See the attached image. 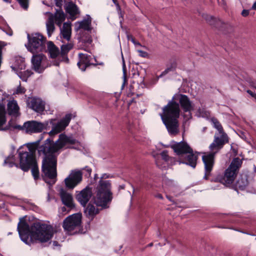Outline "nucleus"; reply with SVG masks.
<instances>
[{
    "mask_svg": "<svg viewBox=\"0 0 256 256\" xmlns=\"http://www.w3.org/2000/svg\"><path fill=\"white\" fill-rule=\"evenodd\" d=\"M59 195L63 204L70 210L75 207L72 194L67 192L64 188H62L60 189Z\"/></svg>",
    "mask_w": 256,
    "mask_h": 256,
    "instance_id": "nucleus-19",
    "label": "nucleus"
},
{
    "mask_svg": "<svg viewBox=\"0 0 256 256\" xmlns=\"http://www.w3.org/2000/svg\"><path fill=\"white\" fill-rule=\"evenodd\" d=\"M202 18L209 24L217 28H218L220 24H228L224 22L221 20L208 14H203Z\"/></svg>",
    "mask_w": 256,
    "mask_h": 256,
    "instance_id": "nucleus-26",
    "label": "nucleus"
},
{
    "mask_svg": "<svg viewBox=\"0 0 256 256\" xmlns=\"http://www.w3.org/2000/svg\"><path fill=\"white\" fill-rule=\"evenodd\" d=\"M6 112L12 116L18 117L20 116V107L16 100L13 99L8 101Z\"/></svg>",
    "mask_w": 256,
    "mask_h": 256,
    "instance_id": "nucleus-21",
    "label": "nucleus"
},
{
    "mask_svg": "<svg viewBox=\"0 0 256 256\" xmlns=\"http://www.w3.org/2000/svg\"><path fill=\"white\" fill-rule=\"evenodd\" d=\"M79 61L77 65L78 68L82 70L85 71L86 68L91 65L96 66L97 64H94L90 62L92 57L88 54L80 53L78 54Z\"/></svg>",
    "mask_w": 256,
    "mask_h": 256,
    "instance_id": "nucleus-20",
    "label": "nucleus"
},
{
    "mask_svg": "<svg viewBox=\"0 0 256 256\" xmlns=\"http://www.w3.org/2000/svg\"><path fill=\"white\" fill-rule=\"evenodd\" d=\"M84 212L87 218L92 220L99 213V210L91 204H88L84 210Z\"/></svg>",
    "mask_w": 256,
    "mask_h": 256,
    "instance_id": "nucleus-27",
    "label": "nucleus"
},
{
    "mask_svg": "<svg viewBox=\"0 0 256 256\" xmlns=\"http://www.w3.org/2000/svg\"><path fill=\"white\" fill-rule=\"evenodd\" d=\"M160 114L163 123L170 134L176 135L178 132V118L180 116V108L178 103L172 99L162 108Z\"/></svg>",
    "mask_w": 256,
    "mask_h": 256,
    "instance_id": "nucleus-5",
    "label": "nucleus"
},
{
    "mask_svg": "<svg viewBox=\"0 0 256 256\" xmlns=\"http://www.w3.org/2000/svg\"><path fill=\"white\" fill-rule=\"evenodd\" d=\"M48 125V122L42 123L36 120H31L25 122L22 127H23V130H25L26 133L31 134L42 132Z\"/></svg>",
    "mask_w": 256,
    "mask_h": 256,
    "instance_id": "nucleus-11",
    "label": "nucleus"
},
{
    "mask_svg": "<svg viewBox=\"0 0 256 256\" xmlns=\"http://www.w3.org/2000/svg\"><path fill=\"white\" fill-rule=\"evenodd\" d=\"M26 90L24 88L22 87L20 84V85L17 87L16 91H14L13 93V94H24L25 93Z\"/></svg>",
    "mask_w": 256,
    "mask_h": 256,
    "instance_id": "nucleus-37",
    "label": "nucleus"
},
{
    "mask_svg": "<svg viewBox=\"0 0 256 256\" xmlns=\"http://www.w3.org/2000/svg\"><path fill=\"white\" fill-rule=\"evenodd\" d=\"M72 48V46L70 44L62 45L61 46V54L62 56L66 54Z\"/></svg>",
    "mask_w": 256,
    "mask_h": 256,
    "instance_id": "nucleus-35",
    "label": "nucleus"
},
{
    "mask_svg": "<svg viewBox=\"0 0 256 256\" xmlns=\"http://www.w3.org/2000/svg\"><path fill=\"white\" fill-rule=\"evenodd\" d=\"M40 140L28 146V151L32 152L35 156L36 150L38 149L40 156H44L42 160V171L46 176L50 179L53 180L56 178L57 156L59 154V150L66 146V148L75 149L74 146H67L68 144L74 145L78 142L72 136H68L64 134H61L58 138L56 142L50 138H48L44 143L39 146Z\"/></svg>",
    "mask_w": 256,
    "mask_h": 256,
    "instance_id": "nucleus-1",
    "label": "nucleus"
},
{
    "mask_svg": "<svg viewBox=\"0 0 256 256\" xmlns=\"http://www.w3.org/2000/svg\"><path fill=\"white\" fill-rule=\"evenodd\" d=\"M83 170H84L86 172V173L84 174L88 178L90 176L92 172V170L88 166H86L84 168H83Z\"/></svg>",
    "mask_w": 256,
    "mask_h": 256,
    "instance_id": "nucleus-40",
    "label": "nucleus"
},
{
    "mask_svg": "<svg viewBox=\"0 0 256 256\" xmlns=\"http://www.w3.org/2000/svg\"><path fill=\"white\" fill-rule=\"evenodd\" d=\"M48 50L52 58H56L60 54V50L53 42L49 41L47 43Z\"/></svg>",
    "mask_w": 256,
    "mask_h": 256,
    "instance_id": "nucleus-29",
    "label": "nucleus"
},
{
    "mask_svg": "<svg viewBox=\"0 0 256 256\" xmlns=\"http://www.w3.org/2000/svg\"><path fill=\"white\" fill-rule=\"evenodd\" d=\"M92 194V188L87 186L76 195V198L83 206L85 207Z\"/></svg>",
    "mask_w": 256,
    "mask_h": 256,
    "instance_id": "nucleus-17",
    "label": "nucleus"
},
{
    "mask_svg": "<svg viewBox=\"0 0 256 256\" xmlns=\"http://www.w3.org/2000/svg\"><path fill=\"white\" fill-rule=\"evenodd\" d=\"M50 16L46 22L47 34L48 37L51 36L55 30L54 22V14L49 12Z\"/></svg>",
    "mask_w": 256,
    "mask_h": 256,
    "instance_id": "nucleus-30",
    "label": "nucleus"
},
{
    "mask_svg": "<svg viewBox=\"0 0 256 256\" xmlns=\"http://www.w3.org/2000/svg\"><path fill=\"white\" fill-rule=\"evenodd\" d=\"M249 10H244L241 13V14L244 17H246L249 14Z\"/></svg>",
    "mask_w": 256,
    "mask_h": 256,
    "instance_id": "nucleus-47",
    "label": "nucleus"
},
{
    "mask_svg": "<svg viewBox=\"0 0 256 256\" xmlns=\"http://www.w3.org/2000/svg\"><path fill=\"white\" fill-rule=\"evenodd\" d=\"M248 176L246 174H242L236 182L235 186L236 188L240 190H245L248 186Z\"/></svg>",
    "mask_w": 256,
    "mask_h": 256,
    "instance_id": "nucleus-24",
    "label": "nucleus"
},
{
    "mask_svg": "<svg viewBox=\"0 0 256 256\" xmlns=\"http://www.w3.org/2000/svg\"><path fill=\"white\" fill-rule=\"evenodd\" d=\"M166 184L169 186H174V182L172 180H166Z\"/></svg>",
    "mask_w": 256,
    "mask_h": 256,
    "instance_id": "nucleus-49",
    "label": "nucleus"
},
{
    "mask_svg": "<svg viewBox=\"0 0 256 256\" xmlns=\"http://www.w3.org/2000/svg\"><path fill=\"white\" fill-rule=\"evenodd\" d=\"M82 214L76 213L66 217L63 221L62 228L70 234H84L81 228Z\"/></svg>",
    "mask_w": 256,
    "mask_h": 256,
    "instance_id": "nucleus-7",
    "label": "nucleus"
},
{
    "mask_svg": "<svg viewBox=\"0 0 256 256\" xmlns=\"http://www.w3.org/2000/svg\"><path fill=\"white\" fill-rule=\"evenodd\" d=\"M153 246V243L151 242V243L149 244H148L147 246L150 247V246Z\"/></svg>",
    "mask_w": 256,
    "mask_h": 256,
    "instance_id": "nucleus-60",
    "label": "nucleus"
},
{
    "mask_svg": "<svg viewBox=\"0 0 256 256\" xmlns=\"http://www.w3.org/2000/svg\"><path fill=\"white\" fill-rule=\"evenodd\" d=\"M6 111L4 104L0 102V130L6 131L8 130H12V128L8 124L3 127V126L6 123Z\"/></svg>",
    "mask_w": 256,
    "mask_h": 256,
    "instance_id": "nucleus-22",
    "label": "nucleus"
},
{
    "mask_svg": "<svg viewBox=\"0 0 256 256\" xmlns=\"http://www.w3.org/2000/svg\"><path fill=\"white\" fill-rule=\"evenodd\" d=\"M87 18L82 20L81 22H78L79 24V26L78 28L79 29H83L85 30H91V22L92 19L90 16L89 15H87Z\"/></svg>",
    "mask_w": 256,
    "mask_h": 256,
    "instance_id": "nucleus-31",
    "label": "nucleus"
},
{
    "mask_svg": "<svg viewBox=\"0 0 256 256\" xmlns=\"http://www.w3.org/2000/svg\"><path fill=\"white\" fill-rule=\"evenodd\" d=\"M92 39L90 38H88L86 40V41L84 42L90 44L92 43Z\"/></svg>",
    "mask_w": 256,
    "mask_h": 256,
    "instance_id": "nucleus-54",
    "label": "nucleus"
},
{
    "mask_svg": "<svg viewBox=\"0 0 256 256\" xmlns=\"http://www.w3.org/2000/svg\"><path fill=\"white\" fill-rule=\"evenodd\" d=\"M252 8L254 10H256V1L254 2L252 6Z\"/></svg>",
    "mask_w": 256,
    "mask_h": 256,
    "instance_id": "nucleus-55",
    "label": "nucleus"
},
{
    "mask_svg": "<svg viewBox=\"0 0 256 256\" xmlns=\"http://www.w3.org/2000/svg\"><path fill=\"white\" fill-rule=\"evenodd\" d=\"M19 163L16 168H20L24 172H28L30 167L36 162V156H33L32 152L27 151H18Z\"/></svg>",
    "mask_w": 256,
    "mask_h": 256,
    "instance_id": "nucleus-9",
    "label": "nucleus"
},
{
    "mask_svg": "<svg viewBox=\"0 0 256 256\" xmlns=\"http://www.w3.org/2000/svg\"><path fill=\"white\" fill-rule=\"evenodd\" d=\"M17 230L21 240L29 245L34 241L47 242L52 238L54 233V228L50 225L37 222L30 226L24 218H20Z\"/></svg>",
    "mask_w": 256,
    "mask_h": 256,
    "instance_id": "nucleus-2",
    "label": "nucleus"
},
{
    "mask_svg": "<svg viewBox=\"0 0 256 256\" xmlns=\"http://www.w3.org/2000/svg\"><path fill=\"white\" fill-rule=\"evenodd\" d=\"M71 22H66L64 23L62 27L60 28V34L62 35V37L67 41H70L71 38Z\"/></svg>",
    "mask_w": 256,
    "mask_h": 256,
    "instance_id": "nucleus-23",
    "label": "nucleus"
},
{
    "mask_svg": "<svg viewBox=\"0 0 256 256\" xmlns=\"http://www.w3.org/2000/svg\"><path fill=\"white\" fill-rule=\"evenodd\" d=\"M246 92L248 94L252 97L254 98L255 99L256 102V94L250 90H246Z\"/></svg>",
    "mask_w": 256,
    "mask_h": 256,
    "instance_id": "nucleus-46",
    "label": "nucleus"
},
{
    "mask_svg": "<svg viewBox=\"0 0 256 256\" xmlns=\"http://www.w3.org/2000/svg\"><path fill=\"white\" fill-rule=\"evenodd\" d=\"M166 198L168 199L170 201L173 202L172 200V197L170 196H166Z\"/></svg>",
    "mask_w": 256,
    "mask_h": 256,
    "instance_id": "nucleus-59",
    "label": "nucleus"
},
{
    "mask_svg": "<svg viewBox=\"0 0 256 256\" xmlns=\"http://www.w3.org/2000/svg\"><path fill=\"white\" fill-rule=\"evenodd\" d=\"M55 4L56 6L60 8V10H62V0H54Z\"/></svg>",
    "mask_w": 256,
    "mask_h": 256,
    "instance_id": "nucleus-44",
    "label": "nucleus"
},
{
    "mask_svg": "<svg viewBox=\"0 0 256 256\" xmlns=\"http://www.w3.org/2000/svg\"><path fill=\"white\" fill-rule=\"evenodd\" d=\"M171 148L178 157L186 155L192 149L187 142L183 141L179 142H175L171 146Z\"/></svg>",
    "mask_w": 256,
    "mask_h": 256,
    "instance_id": "nucleus-18",
    "label": "nucleus"
},
{
    "mask_svg": "<svg viewBox=\"0 0 256 256\" xmlns=\"http://www.w3.org/2000/svg\"><path fill=\"white\" fill-rule=\"evenodd\" d=\"M8 126H10L12 128V130L18 129L19 130H23V127H22L20 125L13 124L12 120H10L8 124Z\"/></svg>",
    "mask_w": 256,
    "mask_h": 256,
    "instance_id": "nucleus-38",
    "label": "nucleus"
},
{
    "mask_svg": "<svg viewBox=\"0 0 256 256\" xmlns=\"http://www.w3.org/2000/svg\"><path fill=\"white\" fill-rule=\"evenodd\" d=\"M125 66H125V64H124V61L123 60V68H124V69Z\"/></svg>",
    "mask_w": 256,
    "mask_h": 256,
    "instance_id": "nucleus-61",
    "label": "nucleus"
},
{
    "mask_svg": "<svg viewBox=\"0 0 256 256\" xmlns=\"http://www.w3.org/2000/svg\"><path fill=\"white\" fill-rule=\"evenodd\" d=\"M32 175L34 180H36L40 178V172L38 166L37 162H36L30 167Z\"/></svg>",
    "mask_w": 256,
    "mask_h": 256,
    "instance_id": "nucleus-33",
    "label": "nucleus"
},
{
    "mask_svg": "<svg viewBox=\"0 0 256 256\" xmlns=\"http://www.w3.org/2000/svg\"><path fill=\"white\" fill-rule=\"evenodd\" d=\"M173 70V68L172 66L166 68L164 72H162V73L158 76L159 78L162 77L163 76L166 75L167 74L168 72L172 71Z\"/></svg>",
    "mask_w": 256,
    "mask_h": 256,
    "instance_id": "nucleus-41",
    "label": "nucleus"
},
{
    "mask_svg": "<svg viewBox=\"0 0 256 256\" xmlns=\"http://www.w3.org/2000/svg\"><path fill=\"white\" fill-rule=\"evenodd\" d=\"M27 106L36 113L42 114L45 110L46 102L41 98L36 97L28 98Z\"/></svg>",
    "mask_w": 256,
    "mask_h": 256,
    "instance_id": "nucleus-12",
    "label": "nucleus"
},
{
    "mask_svg": "<svg viewBox=\"0 0 256 256\" xmlns=\"http://www.w3.org/2000/svg\"><path fill=\"white\" fill-rule=\"evenodd\" d=\"M82 172L80 170H72L64 180L66 187L69 190H72L82 182Z\"/></svg>",
    "mask_w": 256,
    "mask_h": 256,
    "instance_id": "nucleus-10",
    "label": "nucleus"
},
{
    "mask_svg": "<svg viewBox=\"0 0 256 256\" xmlns=\"http://www.w3.org/2000/svg\"><path fill=\"white\" fill-rule=\"evenodd\" d=\"M156 197L160 198V199H161V200H162L163 199V196H162V194H158L156 195Z\"/></svg>",
    "mask_w": 256,
    "mask_h": 256,
    "instance_id": "nucleus-53",
    "label": "nucleus"
},
{
    "mask_svg": "<svg viewBox=\"0 0 256 256\" xmlns=\"http://www.w3.org/2000/svg\"><path fill=\"white\" fill-rule=\"evenodd\" d=\"M138 52L139 53L140 56L142 58H146L148 55V54L146 52L142 50H138Z\"/></svg>",
    "mask_w": 256,
    "mask_h": 256,
    "instance_id": "nucleus-45",
    "label": "nucleus"
},
{
    "mask_svg": "<svg viewBox=\"0 0 256 256\" xmlns=\"http://www.w3.org/2000/svg\"><path fill=\"white\" fill-rule=\"evenodd\" d=\"M14 160V155H10L8 156L4 160V163L5 164H8L9 166L12 168L13 166H16V165L18 164L15 163L13 160Z\"/></svg>",
    "mask_w": 256,
    "mask_h": 256,
    "instance_id": "nucleus-34",
    "label": "nucleus"
},
{
    "mask_svg": "<svg viewBox=\"0 0 256 256\" xmlns=\"http://www.w3.org/2000/svg\"><path fill=\"white\" fill-rule=\"evenodd\" d=\"M128 40H130L135 45L141 46L139 42H136L135 40V38L132 36H128Z\"/></svg>",
    "mask_w": 256,
    "mask_h": 256,
    "instance_id": "nucleus-42",
    "label": "nucleus"
},
{
    "mask_svg": "<svg viewBox=\"0 0 256 256\" xmlns=\"http://www.w3.org/2000/svg\"><path fill=\"white\" fill-rule=\"evenodd\" d=\"M20 6L26 10L28 7V0H16Z\"/></svg>",
    "mask_w": 256,
    "mask_h": 256,
    "instance_id": "nucleus-36",
    "label": "nucleus"
},
{
    "mask_svg": "<svg viewBox=\"0 0 256 256\" xmlns=\"http://www.w3.org/2000/svg\"><path fill=\"white\" fill-rule=\"evenodd\" d=\"M53 245L54 246H58V242H56V241H54L53 242Z\"/></svg>",
    "mask_w": 256,
    "mask_h": 256,
    "instance_id": "nucleus-58",
    "label": "nucleus"
},
{
    "mask_svg": "<svg viewBox=\"0 0 256 256\" xmlns=\"http://www.w3.org/2000/svg\"><path fill=\"white\" fill-rule=\"evenodd\" d=\"M28 44L26 46L27 49L32 54H38L46 52V38L40 33L31 34H28Z\"/></svg>",
    "mask_w": 256,
    "mask_h": 256,
    "instance_id": "nucleus-8",
    "label": "nucleus"
},
{
    "mask_svg": "<svg viewBox=\"0 0 256 256\" xmlns=\"http://www.w3.org/2000/svg\"><path fill=\"white\" fill-rule=\"evenodd\" d=\"M66 19V15L62 10H56L54 14V21L55 20L56 24L61 27L62 24Z\"/></svg>",
    "mask_w": 256,
    "mask_h": 256,
    "instance_id": "nucleus-28",
    "label": "nucleus"
},
{
    "mask_svg": "<svg viewBox=\"0 0 256 256\" xmlns=\"http://www.w3.org/2000/svg\"><path fill=\"white\" fill-rule=\"evenodd\" d=\"M4 2L6 3L10 4L12 2V0H2Z\"/></svg>",
    "mask_w": 256,
    "mask_h": 256,
    "instance_id": "nucleus-56",
    "label": "nucleus"
},
{
    "mask_svg": "<svg viewBox=\"0 0 256 256\" xmlns=\"http://www.w3.org/2000/svg\"><path fill=\"white\" fill-rule=\"evenodd\" d=\"M210 122L213 126L218 130L220 136L215 134L213 142L210 144L209 149L210 152L205 153L202 156V160L204 164V175L203 178L209 180L212 176V172L214 168L215 163L216 155L223 148L225 144L229 142V138L227 134L224 132L223 128L218 120L212 117Z\"/></svg>",
    "mask_w": 256,
    "mask_h": 256,
    "instance_id": "nucleus-3",
    "label": "nucleus"
},
{
    "mask_svg": "<svg viewBox=\"0 0 256 256\" xmlns=\"http://www.w3.org/2000/svg\"><path fill=\"white\" fill-rule=\"evenodd\" d=\"M66 12L70 16V18L74 20L76 18V15L80 14L78 6L72 2H68L66 8Z\"/></svg>",
    "mask_w": 256,
    "mask_h": 256,
    "instance_id": "nucleus-25",
    "label": "nucleus"
},
{
    "mask_svg": "<svg viewBox=\"0 0 256 256\" xmlns=\"http://www.w3.org/2000/svg\"><path fill=\"white\" fill-rule=\"evenodd\" d=\"M198 156L194 154L192 148L186 155L178 157V162L180 164H184L188 165L194 168L197 164Z\"/></svg>",
    "mask_w": 256,
    "mask_h": 256,
    "instance_id": "nucleus-14",
    "label": "nucleus"
},
{
    "mask_svg": "<svg viewBox=\"0 0 256 256\" xmlns=\"http://www.w3.org/2000/svg\"><path fill=\"white\" fill-rule=\"evenodd\" d=\"M6 44L3 42L0 41V55H2V48H4Z\"/></svg>",
    "mask_w": 256,
    "mask_h": 256,
    "instance_id": "nucleus-51",
    "label": "nucleus"
},
{
    "mask_svg": "<svg viewBox=\"0 0 256 256\" xmlns=\"http://www.w3.org/2000/svg\"><path fill=\"white\" fill-rule=\"evenodd\" d=\"M254 172H256V166L254 168Z\"/></svg>",
    "mask_w": 256,
    "mask_h": 256,
    "instance_id": "nucleus-64",
    "label": "nucleus"
},
{
    "mask_svg": "<svg viewBox=\"0 0 256 256\" xmlns=\"http://www.w3.org/2000/svg\"><path fill=\"white\" fill-rule=\"evenodd\" d=\"M26 68V64L24 60L20 58H18L16 60L14 66H12L11 68L14 71H18V70H24Z\"/></svg>",
    "mask_w": 256,
    "mask_h": 256,
    "instance_id": "nucleus-32",
    "label": "nucleus"
},
{
    "mask_svg": "<svg viewBox=\"0 0 256 256\" xmlns=\"http://www.w3.org/2000/svg\"><path fill=\"white\" fill-rule=\"evenodd\" d=\"M109 178L108 174H102L95 188L94 196V203L96 206H100L102 208H108L113 198L110 180H103Z\"/></svg>",
    "mask_w": 256,
    "mask_h": 256,
    "instance_id": "nucleus-4",
    "label": "nucleus"
},
{
    "mask_svg": "<svg viewBox=\"0 0 256 256\" xmlns=\"http://www.w3.org/2000/svg\"><path fill=\"white\" fill-rule=\"evenodd\" d=\"M94 178V179H96V178H98V174H95Z\"/></svg>",
    "mask_w": 256,
    "mask_h": 256,
    "instance_id": "nucleus-62",
    "label": "nucleus"
},
{
    "mask_svg": "<svg viewBox=\"0 0 256 256\" xmlns=\"http://www.w3.org/2000/svg\"><path fill=\"white\" fill-rule=\"evenodd\" d=\"M179 102L184 112H190L194 110V104L190 100L189 98L184 94H178L175 95L172 99H176Z\"/></svg>",
    "mask_w": 256,
    "mask_h": 256,
    "instance_id": "nucleus-15",
    "label": "nucleus"
},
{
    "mask_svg": "<svg viewBox=\"0 0 256 256\" xmlns=\"http://www.w3.org/2000/svg\"><path fill=\"white\" fill-rule=\"evenodd\" d=\"M66 207H64V206H62V212H66Z\"/></svg>",
    "mask_w": 256,
    "mask_h": 256,
    "instance_id": "nucleus-57",
    "label": "nucleus"
},
{
    "mask_svg": "<svg viewBox=\"0 0 256 256\" xmlns=\"http://www.w3.org/2000/svg\"><path fill=\"white\" fill-rule=\"evenodd\" d=\"M24 74L26 75L28 78L31 76L32 74H33V72L30 70H26L22 72Z\"/></svg>",
    "mask_w": 256,
    "mask_h": 256,
    "instance_id": "nucleus-48",
    "label": "nucleus"
},
{
    "mask_svg": "<svg viewBox=\"0 0 256 256\" xmlns=\"http://www.w3.org/2000/svg\"><path fill=\"white\" fill-rule=\"evenodd\" d=\"M124 188H125L124 184L120 185L118 187V192H120L122 190H124Z\"/></svg>",
    "mask_w": 256,
    "mask_h": 256,
    "instance_id": "nucleus-52",
    "label": "nucleus"
},
{
    "mask_svg": "<svg viewBox=\"0 0 256 256\" xmlns=\"http://www.w3.org/2000/svg\"><path fill=\"white\" fill-rule=\"evenodd\" d=\"M160 155L162 160H164L166 162H168L169 160V156L168 155V152L166 150H163Z\"/></svg>",
    "mask_w": 256,
    "mask_h": 256,
    "instance_id": "nucleus-39",
    "label": "nucleus"
},
{
    "mask_svg": "<svg viewBox=\"0 0 256 256\" xmlns=\"http://www.w3.org/2000/svg\"><path fill=\"white\" fill-rule=\"evenodd\" d=\"M242 162L243 160L238 157L234 158L224 174H218L216 177L212 178L210 180V182H218L226 186H230L234 182L242 166Z\"/></svg>",
    "mask_w": 256,
    "mask_h": 256,
    "instance_id": "nucleus-6",
    "label": "nucleus"
},
{
    "mask_svg": "<svg viewBox=\"0 0 256 256\" xmlns=\"http://www.w3.org/2000/svg\"><path fill=\"white\" fill-rule=\"evenodd\" d=\"M72 118V114H66L48 132L49 138L53 140V136L63 130L68 125Z\"/></svg>",
    "mask_w": 256,
    "mask_h": 256,
    "instance_id": "nucleus-13",
    "label": "nucleus"
},
{
    "mask_svg": "<svg viewBox=\"0 0 256 256\" xmlns=\"http://www.w3.org/2000/svg\"><path fill=\"white\" fill-rule=\"evenodd\" d=\"M46 60V58L42 54H34L32 58V63L34 70L38 73H42L45 68V67L42 64H43Z\"/></svg>",
    "mask_w": 256,
    "mask_h": 256,
    "instance_id": "nucleus-16",
    "label": "nucleus"
},
{
    "mask_svg": "<svg viewBox=\"0 0 256 256\" xmlns=\"http://www.w3.org/2000/svg\"><path fill=\"white\" fill-rule=\"evenodd\" d=\"M232 150L234 153V156H236L238 154V150L237 148H234L232 146L231 147Z\"/></svg>",
    "mask_w": 256,
    "mask_h": 256,
    "instance_id": "nucleus-50",
    "label": "nucleus"
},
{
    "mask_svg": "<svg viewBox=\"0 0 256 256\" xmlns=\"http://www.w3.org/2000/svg\"><path fill=\"white\" fill-rule=\"evenodd\" d=\"M206 127H204V128H203V131L204 132L206 130Z\"/></svg>",
    "mask_w": 256,
    "mask_h": 256,
    "instance_id": "nucleus-63",
    "label": "nucleus"
},
{
    "mask_svg": "<svg viewBox=\"0 0 256 256\" xmlns=\"http://www.w3.org/2000/svg\"><path fill=\"white\" fill-rule=\"evenodd\" d=\"M18 76L23 81L25 82L27 80V79L28 78L26 75L24 74L22 72H20L18 74Z\"/></svg>",
    "mask_w": 256,
    "mask_h": 256,
    "instance_id": "nucleus-43",
    "label": "nucleus"
}]
</instances>
